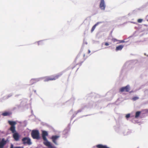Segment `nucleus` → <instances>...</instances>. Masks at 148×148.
I'll use <instances>...</instances> for the list:
<instances>
[{"mask_svg": "<svg viewBox=\"0 0 148 148\" xmlns=\"http://www.w3.org/2000/svg\"><path fill=\"white\" fill-rule=\"evenodd\" d=\"M101 22H98L96 24H95L92 27V29H91V32H92L94 29H95L96 27L97 26L99 23H101Z\"/></svg>", "mask_w": 148, "mask_h": 148, "instance_id": "obj_13", "label": "nucleus"}, {"mask_svg": "<svg viewBox=\"0 0 148 148\" xmlns=\"http://www.w3.org/2000/svg\"><path fill=\"white\" fill-rule=\"evenodd\" d=\"M104 44L106 46H108L109 45V44L108 42H105Z\"/></svg>", "mask_w": 148, "mask_h": 148, "instance_id": "obj_21", "label": "nucleus"}, {"mask_svg": "<svg viewBox=\"0 0 148 148\" xmlns=\"http://www.w3.org/2000/svg\"><path fill=\"white\" fill-rule=\"evenodd\" d=\"M143 21V19H139L137 20V22L138 23H141Z\"/></svg>", "mask_w": 148, "mask_h": 148, "instance_id": "obj_18", "label": "nucleus"}, {"mask_svg": "<svg viewBox=\"0 0 148 148\" xmlns=\"http://www.w3.org/2000/svg\"><path fill=\"white\" fill-rule=\"evenodd\" d=\"M62 74V73H60L55 75L44 77H43V79L44 80V81L45 82L49 81L55 80L58 79Z\"/></svg>", "mask_w": 148, "mask_h": 148, "instance_id": "obj_2", "label": "nucleus"}, {"mask_svg": "<svg viewBox=\"0 0 148 148\" xmlns=\"http://www.w3.org/2000/svg\"><path fill=\"white\" fill-rule=\"evenodd\" d=\"M130 90V87L129 85H127L126 86L121 88L119 89L120 91L123 92L124 91L128 92Z\"/></svg>", "mask_w": 148, "mask_h": 148, "instance_id": "obj_6", "label": "nucleus"}, {"mask_svg": "<svg viewBox=\"0 0 148 148\" xmlns=\"http://www.w3.org/2000/svg\"><path fill=\"white\" fill-rule=\"evenodd\" d=\"M0 143L4 145L6 143V141L5 140L4 138H3Z\"/></svg>", "mask_w": 148, "mask_h": 148, "instance_id": "obj_15", "label": "nucleus"}, {"mask_svg": "<svg viewBox=\"0 0 148 148\" xmlns=\"http://www.w3.org/2000/svg\"><path fill=\"white\" fill-rule=\"evenodd\" d=\"M12 114L10 111H5L2 114V115L3 116H10Z\"/></svg>", "mask_w": 148, "mask_h": 148, "instance_id": "obj_10", "label": "nucleus"}, {"mask_svg": "<svg viewBox=\"0 0 148 148\" xmlns=\"http://www.w3.org/2000/svg\"><path fill=\"white\" fill-rule=\"evenodd\" d=\"M40 80V79H31L30 80V82L32 84H33L34 83H35Z\"/></svg>", "mask_w": 148, "mask_h": 148, "instance_id": "obj_11", "label": "nucleus"}, {"mask_svg": "<svg viewBox=\"0 0 148 148\" xmlns=\"http://www.w3.org/2000/svg\"><path fill=\"white\" fill-rule=\"evenodd\" d=\"M84 56H85V55H84Z\"/></svg>", "mask_w": 148, "mask_h": 148, "instance_id": "obj_27", "label": "nucleus"}, {"mask_svg": "<svg viewBox=\"0 0 148 148\" xmlns=\"http://www.w3.org/2000/svg\"><path fill=\"white\" fill-rule=\"evenodd\" d=\"M60 136H59L57 135L53 136H52L51 138L52 141L55 144H57L56 140Z\"/></svg>", "mask_w": 148, "mask_h": 148, "instance_id": "obj_9", "label": "nucleus"}, {"mask_svg": "<svg viewBox=\"0 0 148 148\" xmlns=\"http://www.w3.org/2000/svg\"><path fill=\"white\" fill-rule=\"evenodd\" d=\"M15 148H21L20 147H15Z\"/></svg>", "mask_w": 148, "mask_h": 148, "instance_id": "obj_25", "label": "nucleus"}, {"mask_svg": "<svg viewBox=\"0 0 148 148\" xmlns=\"http://www.w3.org/2000/svg\"><path fill=\"white\" fill-rule=\"evenodd\" d=\"M112 41L113 42H117V41H119V40H117V39H115V38H112Z\"/></svg>", "mask_w": 148, "mask_h": 148, "instance_id": "obj_17", "label": "nucleus"}, {"mask_svg": "<svg viewBox=\"0 0 148 148\" xmlns=\"http://www.w3.org/2000/svg\"><path fill=\"white\" fill-rule=\"evenodd\" d=\"M8 123L10 124L11 126L10 128V130L12 133H14L16 132L15 125L16 124V123L15 121H9Z\"/></svg>", "mask_w": 148, "mask_h": 148, "instance_id": "obj_4", "label": "nucleus"}, {"mask_svg": "<svg viewBox=\"0 0 148 148\" xmlns=\"http://www.w3.org/2000/svg\"><path fill=\"white\" fill-rule=\"evenodd\" d=\"M13 138L15 141H17L19 140L20 136L18 134L17 132H14L13 133Z\"/></svg>", "mask_w": 148, "mask_h": 148, "instance_id": "obj_8", "label": "nucleus"}, {"mask_svg": "<svg viewBox=\"0 0 148 148\" xmlns=\"http://www.w3.org/2000/svg\"><path fill=\"white\" fill-rule=\"evenodd\" d=\"M138 99H139V98L138 97H135L132 98V99L133 101H135V100H136Z\"/></svg>", "mask_w": 148, "mask_h": 148, "instance_id": "obj_16", "label": "nucleus"}, {"mask_svg": "<svg viewBox=\"0 0 148 148\" xmlns=\"http://www.w3.org/2000/svg\"><path fill=\"white\" fill-rule=\"evenodd\" d=\"M22 140L23 144L24 145L27 144L29 145H31L32 143L31 139L28 137H25L22 138Z\"/></svg>", "mask_w": 148, "mask_h": 148, "instance_id": "obj_5", "label": "nucleus"}, {"mask_svg": "<svg viewBox=\"0 0 148 148\" xmlns=\"http://www.w3.org/2000/svg\"><path fill=\"white\" fill-rule=\"evenodd\" d=\"M124 46L123 45H120L116 47V51H117L119 50H121L123 49Z\"/></svg>", "mask_w": 148, "mask_h": 148, "instance_id": "obj_12", "label": "nucleus"}, {"mask_svg": "<svg viewBox=\"0 0 148 148\" xmlns=\"http://www.w3.org/2000/svg\"><path fill=\"white\" fill-rule=\"evenodd\" d=\"M147 21L148 22V19L147 20Z\"/></svg>", "mask_w": 148, "mask_h": 148, "instance_id": "obj_26", "label": "nucleus"}, {"mask_svg": "<svg viewBox=\"0 0 148 148\" xmlns=\"http://www.w3.org/2000/svg\"><path fill=\"white\" fill-rule=\"evenodd\" d=\"M119 42L120 43H122V42H124V41L123 40H119Z\"/></svg>", "mask_w": 148, "mask_h": 148, "instance_id": "obj_23", "label": "nucleus"}, {"mask_svg": "<svg viewBox=\"0 0 148 148\" xmlns=\"http://www.w3.org/2000/svg\"><path fill=\"white\" fill-rule=\"evenodd\" d=\"M10 148H14L13 145L12 144H11Z\"/></svg>", "mask_w": 148, "mask_h": 148, "instance_id": "obj_22", "label": "nucleus"}, {"mask_svg": "<svg viewBox=\"0 0 148 148\" xmlns=\"http://www.w3.org/2000/svg\"><path fill=\"white\" fill-rule=\"evenodd\" d=\"M4 145L0 143V148H3Z\"/></svg>", "mask_w": 148, "mask_h": 148, "instance_id": "obj_20", "label": "nucleus"}, {"mask_svg": "<svg viewBox=\"0 0 148 148\" xmlns=\"http://www.w3.org/2000/svg\"><path fill=\"white\" fill-rule=\"evenodd\" d=\"M31 136L34 139L38 140L40 138L39 133L37 130H33L31 133Z\"/></svg>", "mask_w": 148, "mask_h": 148, "instance_id": "obj_3", "label": "nucleus"}, {"mask_svg": "<svg viewBox=\"0 0 148 148\" xmlns=\"http://www.w3.org/2000/svg\"><path fill=\"white\" fill-rule=\"evenodd\" d=\"M106 7L104 0H101L99 5V7L102 10H104Z\"/></svg>", "mask_w": 148, "mask_h": 148, "instance_id": "obj_7", "label": "nucleus"}, {"mask_svg": "<svg viewBox=\"0 0 148 148\" xmlns=\"http://www.w3.org/2000/svg\"><path fill=\"white\" fill-rule=\"evenodd\" d=\"M140 113H141V112H140V111H137V112H136V113L135 117L136 118H138L139 117V116Z\"/></svg>", "mask_w": 148, "mask_h": 148, "instance_id": "obj_14", "label": "nucleus"}, {"mask_svg": "<svg viewBox=\"0 0 148 148\" xmlns=\"http://www.w3.org/2000/svg\"><path fill=\"white\" fill-rule=\"evenodd\" d=\"M90 51L89 50H88V53H90Z\"/></svg>", "mask_w": 148, "mask_h": 148, "instance_id": "obj_24", "label": "nucleus"}, {"mask_svg": "<svg viewBox=\"0 0 148 148\" xmlns=\"http://www.w3.org/2000/svg\"><path fill=\"white\" fill-rule=\"evenodd\" d=\"M130 116V114H127L126 116V117L127 118H129Z\"/></svg>", "mask_w": 148, "mask_h": 148, "instance_id": "obj_19", "label": "nucleus"}, {"mask_svg": "<svg viewBox=\"0 0 148 148\" xmlns=\"http://www.w3.org/2000/svg\"><path fill=\"white\" fill-rule=\"evenodd\" d=\"M48 136V133L47 132L45 131H42V136L44 140L43 144L47 147L48 148H54V147L51 145L50 143L48 141L46 137V136Z\"/></svg>", "mask_w": 148, "mask_h": 148, "instance_id": "obj_1", "label": "nucleus"}]
</instances>
